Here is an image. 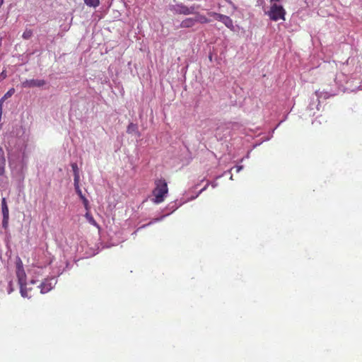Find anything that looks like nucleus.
Instances as JSON below:
<instances>
[{"mask_svg": "<svg viewBox=\"0 0 362 362\" xmlns=\"http://www.w3.org/2000/svg\"><path fill=\"white\" fill-rule=\"evenodd\" d=\"M16 274L18 279V284L20 286V292L21 296L28 299L31 298L33 295L31 293H28L26 274L23 269V262L20 258H18L16 262Z\"/></svg>", "mask_w": 362, "mask_h": 362, "instance_id": "nucleus-1", "label": "nucleus"}, {"mask_svg": "<svg viewBox=\"0 0 362 362\" xmlns=\"http://www.w3.org/2000/svg\"><path fill=\"white\" fill-rule=\"evenodd\" d=\"M168 193V187L166 180L163 178L156 180L155 187L152 192L153 196V202L156 204L163 202Z\"/></svg>", "mask_w": 362, "mask_h": 362, "instance_id": "nucleus-2", "label": "nucleus"}, {"mask_svg": "<svg viewBox=\"0 0 362 362\" xmlns=\"http://www.w3.org/2000/svg\"><path fill=\"white\" fill-rule=\"evenodd\" d=\"M194 17L186 18L180 23V28H190L194 27L197 23L204 24L210 22V20L204 14L199 12L194 13Z\"/></svg>", "mask_w": 362, "mask_h": 362, "instance_id": "nucleus-3", "label": "nucleus"}, {"mask_svg": "<svg viewBox=\"0 0 362 362\" xmlns=\"http://www.w3.org/2000/svg\"><path fill=\"white\" fill-rule=\"evenodd\" d=\"M272 21L285 20L286 11L282 6L273 4L269 11L265 13Z\"/></svg>", "mask_w": 362, "mask_h": 362, "instance_id": "nucleus-4", "label": "nucleus"}, {"mask_svg": "<svg viewBox=\"0 0 362 362\" xmlns=\"http://www.w3.org/2000/svg\"><path fill=\"white\" fill-rule=\"evenodd\" d=\"M200 6L198 4H193L189 7L183 4H180L175 5L174 11L175 13L187 16L197 13V10H198Z\"/></svg>", "mask_w": 362, "mask_h": 362, "instance_id": "nucleus-5", "label": "nucleus"}, {"mask_svg": "<svg viewBox=\"0 0 362 362\" xmlns=\"http://www.w3.org/2000/svg\"><path fill=\"white\" fill-rule=\"evenodd\" d=\"M57 280L55 278L45 279L37 288H40L41 293H46L50 291L56 285Z\"/></svg>", "mask_w": 362, "mask_h": 362, "instance_id": "nucleus-6", "label": "nucleus"}, {"mask_svg": "<svg viewBox=\"0 0 362 362\" xmlns=\"http://www.w3.org/2000/svg\"><path fill=\"white\" fill-rule=\"evenodd\" d=\"M346 90L350 91H356L358 90H362V81H359V78L355 76L354 77H351V78L349 79L346 82Z\"/></svg>", "mask_w": 362, "mask_h": 362, "instance_id": "nucleus-7", "label": "nucleus"}, {"mask_svg": "<svg viewBox=\"0 0 362 362\" xmlns=\"http://www.w3.org/2000/svg\"><path fill=\"white\" fill-rule=\"evenodd\" d=\"M45 84V81L42 79L26 80L22 83L23 88L41 87Z\"/></svg>", "mask_w": 362, "mask_h": 362, "instance_id": "nucleus-8", "label": "nucleus"}, {"mask_svg": "<svg viewBox=\"0 0 362 362\" xmlns=\"http://www.w3.org/2000/svg\"><path fill=\"white\" fill-rule=\"evenodd\" d=\"M6 158L3 148L0 146V176L5 173Z\"/></svg>", "mask_w": 362, "mask_h": 362, "instance_id": "nucleus-9", "label": "nucleus"}, {"mask_svg": "<svg viewBox=\"0 0 362 362\" xmlns=\"http://www.w3.org/2000/svg\"><path fill=\"white\" fill-rule=\"evenodd\" d=\"M218 21L222 22L228 28L233 27V21L229 16L221 14Z\"/></svg>", "mask_w": 362, "mask_h": 362, "instance_id": "nucleus-10", "label": "nucleus"}, {"mask_svg": "<svg viewBox=\"0 0 362 362\" xmlns=\"http://www.w3.org/2000/svg\"><path fill=\"white\" fill-rule=\"evenodd\" d=\"M1 210H2V214L3 217H9V211L8 207L7 206L6 198H2L1 199Z\"/></svg>", "mask_w": 362, "mask_h": 362, "instance_id": "nucleus-11", "label": "nucleus"}, {"mask_svg": "<svg viewBox=\"0 0 362 362\" xmlns=\"http://www.w3.org/2000/svg\"><path fill=\"white\" fill-rule=\"evenodd\" d=\"M85 217L89 223L95 226L99 230H100V226L98 224L93 216L88 211L86 213Z\"/></svg>", "mask_w": 362, "mask_h": 362, "instance_id": "nucleus-12", "label": "nucleus"}, {"mask_svg": "<svg viewBox=\"0 0 362 362\" xmlns=\"http://www.w3.org/2000/svg\"><path fill=\"white\" fill-rule=\"evenodd\" d=\"M15 88H10L5 94L0 99V103H1L2 104L4 103V102L11 98L14 93H15Z\"/></svg>", "mask_w": 362, "mask_h": 362, "instance_id": "nucleus-13", "label": "nucleus"}, {"mask_svg": "<svg viewBox=\"0 0 362 362\" xmlns=\"http://www.w3.org/2000/svg\"><path fill=\"white\" fill-rule=\"evenodd\" d=\"M84 3L92 7H97L100 4V0H84Z\"/></svg>", "mask_w": 362, "mask_h": 362, "instance_id": "nucleus-14", "label": "nucleus"}, {"mask_svg": "<svg viewBox=\"0 0 362 362\" xmlns=\"http://www.w3.org/2000/svg\"><path fill=\"white\" fill-rule=\"evenodd\" d=\"M137 130V126L133 123H130L127 127V133L130 134Z\"/></svg>", "mask_w": 362, "mask_h": 362, "instance_id": "nucleus-15", "label": "nucleus"}, {"mask_svg": "<svg viewBox=\"0 0 362 362\" xmlns=\"http://www.w3.org/2000/svg\"><path fill=\"white\" fill-rule=\"evenodd\" d=\"M74 188H75V190H76V192L77 193V194L79 196V197L81 199L83 198L85 196L82 193V191L80 188V186L79 185H74Z\"/></svg>", "mask_w": 362, "mask_h": 362, "instance_id": "nucleus-16", "label": "nucleus"}, {"mask_svg": "<svg viewBox=\"0 0 362 362\" xmlns=\"http://www.w3.org/2000/svg\"><path fill=\"white\" fill-rule=\"evenodd\" d=\"M208 15L209 16H211V17L214 18L215 20L218 21V18H219V16H221V14L216 13V12H214V11H211V12L208 13Z\"/></svg>", "mask_w": 362, "mask_h": 362, "instance_id": "nucleus-17", "label": "nucleus"}, {"mask_svg": "<svg viewBox=\"0 0 362 362\" xmlns=\"http://www.w3.org/2000/svg\"><path fill=\"white\" fill-rule=\"evenodd\" d=\"M71 168H72V170H73L74 175V174H78V173H79L78 168V165H77V164H76V163H72V164L71 165Z\"/></svg>", "mask_w": 362, "mask_h": 362, "instance_id": "nucleus-18", "label": "nucleus"}, {"mask_svg": "<svg viewBox=\"0 0 362 362\" xmlns=\"http://www.w3.org/2000/svg\"><path fill=\"white\" fill-rule=\"evenodd\" d=\"M8 219H9V217H6V216L3 217V221H2L3 228H6L8 227Z\"/></svg>", "mask_w": 362, "mask_h": 362, "instance_id": "nucleus-19", "label": "nucleus"}, {"mask_svg": "<svg viewBox=\"0 0 362 362\" xmlns=\"http://www.w3.org/2000/svg\"><path fill=\"white\" fill-rule=\"evenodd\" d=\"M74 185H79V181H80V175H79V173L78 174H74Z\"/></svg>", "mask_w": 362, "mask_h": 362, "instance_id": "nucleus-20", "label": "nucleus"}, {"mask_svg": "<svg viewBox=\"0 0 362 362\" xmlns=\"http://www.w3.org/2000/svg\"><path fill=\"white\" fill-rule=\"evenodd\" d=\"M81 199L83 201V203L84 204L86 209L88 211V210H89L88 200L86 198V197H84L83 198H82Z\"/></svg>", "mask_w": 362, "mask_h": 362, "instance_id": "nucleus-21", "label": "nucleus"}, {"mask_svg": "<svg viewBox=\"0 0 362 362\" xmlns=\"http://www.w3.org/2000/svg\"><path fill=\"white\" fill-rule=\"evenodd\" d=\"M6 77V70H3L2 72L0 74V81L4 80Z\"/></svg>", "mask_w": 362, "mask_h": 362, "instance_id": "nucleus-22", "label": "nucleus"}, {"mask_svg": "<svg viewBox=\"0 0 362 362\" xmlns=\"http://www.w3.org/2000/svg\"><path fill=\"white\" fill-rule=\"evenodd\" d=\"M14 290L13 282L11 281L8 283V293H11Z\"/></svg>", "mask_w": 362, "mask_h": 362, "instance_id": "nucleus-23", "label": "nucleus"}, {"mask_svg": "<svg viewBox=\"0 0 362 362\" xmlns=\"http://www.w3.org/2000/svg\"><path fill=\"white\" fill-rule=\"evenodd\" d=\"M27 291H28V293H31L33 296L32 297L34 296L35 294V292H33V289L32 287H30V286H27Z\"/></svg>", "mask_w": 362, "mask_h": 362, "instance_id": "nucleus-24", "label": "nucleus"}, {"mask_svg": "<svg viewBox=\"0 0 362 362\" xmlns=\"http://www.w3.org/2000/svg\"><path fill=\"white\" fill-rule=\"evenodd\" d=\"M31 35V33L30 32H25L23 34V38L25 39H28V37H30V36Z\"/></svg>", "mask_w": 362, "mask_h": 362, "instance_id": "nucleus-25", "label": "nucleus"}, {"mask_svg": "<svg viewBox=\"0 0 362 362\" xmlns=\"http://www.w3.org/2000/svg\"><path fill=\"white\" fill-rule=\"evenodd\" d=\"M243 167L242 165H238L233 168V169H235L236 173H239L243 169Z\"/></svg>", "mask_w": 362, "mask_h": 362, "instance_id": "nucleus-26", "label": "nucleus"}, {"mask_svg": "<svg viewBox=\"0 0 362 362\" xmlns=\"http://www.w3.org/2000/svg\"><path fill=\"white\" fill-rule=\"evenodd\" d=\"M208 186H209V183H207V184L205 185V187H203V188L200 190L199 194H201L202 192H204V190H206V189H207Z\"/></svg>", "mask_w": 362, "mask_h": 362, "instance_id": "nucleus-27", "label": "nucleus"}, {"mask_svg": "<svg viewBox=\"0 0 362 362\" xmlns=\"http://www.w3.org/2000/svg\"><path fill=\"white\" fill-rule=\"evenodd\" d=\"M271 2H277L279 1V0H270Z\"/></svg>", "mask_w": 362, "mask_h": 362, "instance_id": "nucleus-28", "label": "nucleus"}, {"mask_svg": "<svg viewBox=\"0 0 362 362\" xmlns=\"http://www.w3.org/2000/svg\"><path fill=\"white\" fill-rule=\"evenodd\" d=\"M4 0H0V6L3 4Z\"/></svg>", "mask_w": 362, "mask_h": 362, "instance_id": "nucleus-29", "label": "nucleus"}]
</instances>
